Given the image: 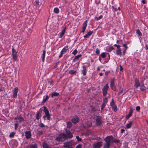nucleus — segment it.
Returning a JSON list of instances; mask_svg holds the SVG:
<instances>
[{"label":"nucleus","mask_w":148,"mask_h":148,"mask_svg":"<svg viewBox=\"0 0 148 148\" xmlns=\"http://www.w3.org/2000/svg\"><path fill=\"white\" fill-rule=\"evenodd\" d=\"M43 111L45 113V114L43 116V118H47L48 120H49L51 119V115L49 114L47 108L45 106L44 107Z\"/></svg>","instance_id":"f257e3e1"},{"label":"nucleus","mask_w":148,"mask_h":148,"mask_svg":"<svg viewBox=\"0 0 148 148\" xmlns=\"http://www.w3.org/2000/svg\"><path fill=\"white\" fill-rule=\"evenodd\" d=\"M66 139V134L64 133H61L59 135L58 137L56 138V139L58 141H62Z\"/></svg>","instance_id":"f03ea898"},{"label":"nucleus","mask_w":148,"mask_h":148,"mask_svg":"<svg viewBox=\"0 0 148 148\" xmlns=\"http://www.w3.org/2000/svg\"><path fill=\"white\" fill-rule=\"evenodd\" d=\"M76 144L75 142L73 140L66 142L64 143V148L69 147L71 146L75 145Z\"/></svg>","instance_id":"7ed1b4c3"},{"label":"nucleus","mask_w":148,"mask_h":148,"mask_svg":"<svg viewBox=\"0 0 148 148\" xmlns=\"http://www.w3.org/2000/svg\"><path fill=\"white\" fill-rule=\"evenodd\" d=\"M114 138L112 136H108L104 139V140L106 143L111 144L113 143Z\"/></svg>","instance_id":"20e7f679"},{"label":"nucleus","mask_w":148,"mask_h":148,"mask_svg":"<svg viewBox=\"0 0 148 148\" xmlns=\"http://www.w3.org/2000/svg\"><path fill=\"white\" fill-rule=\"evenodd\" d=\"M17 52L13 48L12 49V56L13 59L15 61L17 60Z\"/></svg>","instance_id":"39448f33"},{"label":"nucleus","mask_w":148,"mask_h":148,"mask_svg":"<svg viewBox=\"0 0 148 148\" xmlns=\"http://www.w3.org/2000/svg\"><path fill=\"white\" fill-rule=\"evenodd\" d=\"M109 88V86L108 84H106L105 86L103 89V96L106 95L107 93V90Z\"/></svg>","instance_id":"423d86ee"},{"label":"nucleus","mask_w":148,"mask_h":148,"mask_svg":"<svg viewBox=\"0 0 148 148\" xmlns=\"http://www.w3.org/2000/svg\"><path fill=\"white\" fill-rule=\"evenodd\" d=\"M110 87L111 89L114 91L116 90V88L115 86L114 80L112 79L110 82Z\"/></svg>","instance_id":"0eeeda50"},{"label":"nucleus","mask_w":148,"mask_h":148,"mask_svg":"<svg viewBox=\"0 0 148 148\" xmlns=\"http://www.w3.org/2000/svg\"><path fill=\"white\" fill-rule=\"evenodd\" d=\"M101 145V142H95L93 144V148H99Z\"/></svg>","instance_id":"6e6552de"},{"label":"nucleus","mask_w":148,"mask_h":148,"mask_svg":"<svg viewBox=\"0 0 148 148\" xmlns=\"http://www.w3.org/2000/svg\"><path fill=\"white\" fill-rule=\"evenodd\" d=\"M66 138H72L73 137V136L72 134H71V132L70 131L66 130Z\"/></svg>","instance_id":"1a4fd4ad"},{"label":"nucleus","mask_w":148,"mask_h":148,"mask_svg":"<svg viewBox=\"0 0 148 148\" xmlns=\"http://www.w3.org/2000/svg\"><path fill=\"white\" fill-rule=\"evenodd\" d=\"M25 136L26 138L27 139H29L31 138V133L30 131H27L25 133Z\"/></svg>","instance_id":"9d476101"},{"label":"nucleus","mask_w":148,"mask_h":148,"mask_svg":"<svg viewBox=\"0 0 148 148\" xmlns=\"http://www.w3.org/2000/svg\"><path fill=\"white\" fill-rule=\"evenodd\" d=\"M134 86H135L136 88H137L139 86H140L139 80L138 78H136L135 79V83Z\"/></svg>","instance_id":"9b49d317"},{"label":"nucleus","mask_w":148,"mask_h":148,"mask_svg":"<svg viewBox=\"0 0 148 148\" xmlns=\"http://www.w3.org/2000/svg\"><path fill=\"white\" fill-rule=\"evenodd\" d=\"M87 25V21H85L83 24L82 32L84 33Z\"/></svg>","instance_id":"f8f14e48"},{"label":"nucleus","mask_w":148,"mask_h":148,"mask_svg":"<svg viewBox=\"0 0 148 148\" xmlns=\"http://www.w3.org/2000/svg\"><path fill=\"white\" fill-rule=\"evenodd\" d=\"M79 121V118L77 116H75L72 119V122L74 123H77Z\"/></svg>","instance_id":"ddd939ff"},{"label":"nucleus","mask_w":148,"mask_h":148,"mask_svg":"<svg viewBox=\"0 0 148 148\" xmlns=\"http://www.w3.org/2000/svg\"><path fill=\"white\" fill-rule=\"evenodd\" d=\"M83 70L82 71V73L83 76H84L86 75V67L85 66H83Z\"/></svg>","instance_id":"4468645a"},{"label":"nucleus","mask_w":148,"mask_h":148,"mask_svg":"<svg viewBox=\"0 0 148 148\" xmlns=\"http://www.w3.org/2000/svg\"><path fill=\"white\" fill-rule=\"evenodd\" d=\"M133 112V111L132 110V109L130 110V111L129 114L126 117L125 119H128L132 115Z\"/></svg>","instance_id":"2eb2a0df"},{"label":"nucleus","mask_w":148,"mask_h":148,"mask_svg":"<svg viewBox=\"0 0 148 148\" xmlns=\"http://www.w3.org/2000/svg\"><path fill=\"white\" fill-rule=\"evenodd\" d=\"M108 102V98L106 97L105 98L103 99V104H102V110L104 108V107L105 106V105Z\"/></svg>","instance_id":"dca6fc26"},{"label":"nucleus","mask_w":148,"mask_h":148,"mask_svg":"<svg viewBox=\"0 0 148 148\" xmlns=\"http://www.w3.org/2000/svg\"><path fill=\"white\" fill-rule=\"evenodd\" d=\"M101 119L97 118L96 120V124L97 126H99L101 124Z\"/></svg>","instance_id":"f3484780"},{"label":"nucleus","mask_w":148,"mask_h":148,"mask_svg":"<svg viewBox=\"0 0 148 148\" xmlns=\"http://www.w3.org/2000/svg\"><path fill=\"white\" fill-rule=\"evenodd\" d=\"M82 56L81 54H79L75 57L73 60V62H75L78 60L79 58Z\"/></svg>","instance_id":"a211bd4d"},{"label":"nucleus","mask_w":148,"mask_h":148,"mask_svg":"<svg viewBox=\"0 0 148 148\" xmlns=\"http://www.w3.org/2000/svg\"><path fill=\"white\" fill-rule=\"evenodd\" d=\"M68 46H66L64 47L62 50L61 52L64 53H65L68 49Z\"/></svg>","instance_id":"6ab92c4d"},{"label":"nucleus","mask_w":148,"mask_h":148,"mask_svg":"<svg viewBox=\"0 0 148 148\" xmlns=\"http://www.w3.org/2000/svg\"><path fill=\"white\" fill-rule=\"evenodd\" d=\"M92 31H90L87 33L84 36V38H87L90 36L92 33Z\"/></svg>","instance_id":"aec40b11"},{"label":"nucleus","mask_w":148,"mask_h":148,"mask_svg":"<svg viewBox=\"0 0 148 148\" xmlns=\"http://www.w3.org/2000/svg\"><path fill=\"white\" fill-rule=\"evenodd\" d=\"M66 27H65L64 28V29H63V30H62L60 36V38H62L63 36L64 35L65 33V32L66 31Z\"/></svg>","instance_id":"412c9836"},{"label":"nucleus","mask_w":148,"mask_h":148,"mask_svg":"<svg viewBox=\"0 0 148 148\" xmlns=\"http://www.w3.org/2000/svg\"><path fill=\"white\" fill-rule=\"evenodd\" d=\"M110 145V144L106 143L103 145V148H109Z\"/></svg>","instance_id":"4be33fe9"},{"label":"nucleus","mask_w":148,"mask_h":148,"mask_svg":"<svg viewBox=\"0 0 148 148\" xmlns=\"http://www.w3.org/2000/svg\"><path fill=\"white\" fill-rule=\"evenodd\" d=\"M116 53L117 55L121 56L122 54V52L121 49H118L116 51Z\"/></svg>","instance_id":"5701e85b"},{"label":"nucleus","mask_w":148,"mask_h":148,"mask_svg":"<svg viewBox=\"0 0 148 148\" xmlns=\"http://www.w3.org/2000/svg\"><path fill=\"white\" fill-rule=\"evenodd\" d=\"M59 95L58 93L55 92L53 93L51 95V97L53 98L54 97H57Z\"/></svg>","instance_id":"b1692460"},{"label":"nucleus","mask_w":148,"mask_h":148,"mask_svg":"<svg viewBox=\"0 0 148 148\" xmlns=\"http://www.w3.org/2000/svg\"><path fill=\"white\" fill-rule=\"evenodd\" d=\"M41 113L39 111H38L37 112V113L36 115V119L37 120H39V118L41 116Z\"/></svg>","instance_id":"393cba45"},{"label":"nucleus","mask_w":148,"mask_h":148,"mask_svg":"<svg viewBox=\"0 0 148 148\" xmlns=\"http://www.w3.org/2000/svg\"><path fill=\"white\" fill-rule=\"evenodd\" d=\"M132 122H130L129 123H127L126 125V127L127 129H129L130 128L132 124Z\"/></svg>","instance_id":"a878e982"},{"label":"nucleus","mask_w":148,"mask_h":148,"mask_svg":"<svg viewBox=\"0 0 148 148\" xmlns=\"http://www.w3.org/2000/svg\"><path fill=\"white\" fill-rule=\"evenodd\" d=\"M46 51L45 50H44L43 51V53L42 54V61L43 62H44V61L45 58V56Z\"/></svg>","instance_id":"bb28decb"},{"label":"nucleus","mask_w":148,"mask_h":148,"mask_svg":"<svg viewBox=\"0 0 148 148\" xmlns=\"http://www.w3.org/2000/svg\"><path fill=\"white\" fill-rule=\"evenodd\" d=\"M67 123V128H70L72 126V124L71 122H66Z\"/></svg>","instance_id":"cd10ccee"},{"label":"nucleus","mask_w":148,"mask_h":148,"mask_svg":"<svg viewBox=\"0 0 148 148\" xmlns=\"http://www.w3.org/2000/svg\"><path fill=\"white\" fill-rule=\"evenodd\" d=\"M114 49V48L113 47H109L107 49V51L108 52H110L112 50Z\"/></svg>","instance_id":"c85d7f7f"},{"label":"nucleus","mask_w":148,"mask_h":148,"mask_svg":"<svg viewBox=\"0 0 148 148\" xmlns=\"http://www.w3.org/2000/svg\"><path fill=\"white\" fill-rule=\"evenodd\" d=\"M53 11L56 14L58 13L59 12V10L58 8H54Z\"/></svg>","instance_id":"c756f323"},{"label":"nucleus","mask_w":148,"mask_h":148,"mask_svg":"<svg viewBox=\"0 0 148 148\" xmlns=\"http://www.w3.org/2000/svg\"><path fill=\"white\" fill-rule=\"evenodd\" d=\"M37 145L36 144H34L29 147H28L27 148H37Z\"/></svg>","instance_id":"7c9ffc66"},{"label":"nucleus","mask_w":148,"mask_h":148,"mask_svg":"<svg viewBox=\"0 0 148 148\" xmlns=\"http://www.w3.org/2000/svg\"><path fill=\"white\" fill-rule=\"evenodd\" d=\"M106 54H108L109 57V59H108V61L110 58V55L109 54L106 53H102V58H104L106 56Z\"/></svg>","instance_id":"2f4dec72"},{"label":"nucleus","mask_w":148,"mask_h":148,"mask_svg":"<svg viewBox=\"0 0 148 148\" xmlns=\"http://www.w3.org/2000/svg\"><path fill=\"white\" fill-rule=\"evenodd\" d=\"M49 98V97L48 95H46L45 99H44L42 101V103H45L48 100Z\"/></svg>","instance_id":"473e14b6"},{"label":"nucleus","mask_w":148,"mask_h":148,"mask_svg":"<svg viewBox=\"0 0 148 148\" xmlns=\"http://www.w3.org/2000/svg\"><path fill=\"white\" fill-rule=\"evenodd\" d=\"M136 33L139 36H142V34L138 29H137L136 30Z\"/></svg>","instance_id":"72a5a7b5"},{"label":"nucleus","mask_w":148,"mask_h":148,"mask_svg":"<svg viewBox=\"0 0 148 148\" xmlns=\"http://www.w3.org/2000/svg\"><path fill=\"white\" fill-rule=\"evenodd\" d=\"M86 126L87 127H90L92 125V123L91 122L88 121L86 123Z\"/></svg>","instance_id":"f704fd0d"},{"label":"nucleus","mask_w":148,"mask_h":148,"mask_svg":"<svg viewBox=\"0 0 148 148\" xmlns=\"http://www.w3.org/2000/svg\"><path fill=\"white\" fill-rule=\"evenodd\" d=\"M112 107L114 111H116L117 110V107L115 105H113Z\"/></svg>","instance_id":"c9c22d12"},{"label":"nucleus","mask_w":148,"mask_h":148,"mask_svg":"<svg viewBox=\"0 0 148 148\" xmlns=\"http://www.w3.org/2000/svg\"><path fill=\"white\" fill-rule=\"evenodd\" d=\"M15 134V133L14 132H12L10 134L9 137L11 138H12L14 136Z\"/></svg>","instance_id":"e433bc0d"},{"label":"nucleus","mask_w":148,"mask_h":148,"mask_svg":"<svg viewBox=\"0 0 148 148\" xmlns=\"http://www.w3.org/2000/svg\"><path fill=\"white\" fill-rule=\"evenodd\" d=\"M43 148H50L48 145L46 144H43Z\"/></svg>","instance_id":"4c0bfd02"},{"label":"nucleus","mask_w":148,"mask_h":148,"mask_svg":"<svg viewBox=\"0 0 148 148\" xmlns=\"http://www.w3.org/2000/svg\"><path fill=\"white\" fill-rule=\"evenodd\" d=\"M18 91V87H16L14 88V92L15 93H17Z\"/></svg>","instance_id":"58836bf2"},{"label":"nucleus","mask_w":148,"mask_h":148,"mask_svg":"<svg viewBox=\"0 0 148 148\" xmlns=\"http://www.w3.org/2000/svg\"><path fill=\"white\" fill-rule=\"evenodd\" d=\"M114 46L117 47L118 49H120L121 46L120 45H117L115 44L114 45Z\"/></svg>","instance_id":"ea45409f"},{"label":"nucleus","mask_w":148,"mask_h":148,"mask_svg":"<svg viewBox=\"0 0 148 148\" xmlns=\"http://www.w3.org/2000/svg\"><path fill=\"white\" fill-rule=\"evenodd\" d=\"M102 18V15H100L99 17H96L95 18V19H96L97 20H98L99 19H101Z\"/></svg>","instance_id":"a19ab883"},{"label":"nucleus","mask_w":148,"mask_h":148,"mask_svg":"<svg viewBox=\"0 0 148 148\" xmlns=\"http://www.w3.org/2000/svg\"><path fill=\"white\" fill-rule=\"evenodd\" d=\"M19 120H20L19 122H21L22 121H24V119L23 118V117L21 116H20L19 117Z\"/></svg>","instance_id":"79ce46f5"},{"label":"nucleus","mask_w":148,"mask_h":148,"mask_svg":"<svg viewBox=\"0 0 148 148\" xmlns=\"http://www.w3.org/2000/svg\"><path fill=\"white\" fill-rule=\"evenodd\" d=\"M76 138L77 139V141H81L82 140V139L79 138V136H76Z\"/></svg>","instance_id":"37998d69"},{"label":"nucleus","mask_w":148,"mask_h":148,"mask_svg":"<svg viewBox=\"0 0 148 148\" xmlns=\"http://www.w3.org/2000/svg\"><path fill=\"white\" fill-rule=\"evenodd\" d=\"M146 89V88L144 86V85H143V86H141L140 88V89L143 91L144 90Z\"/></svg>","instance_id":"c03bdc74"},{"label":"nucleus","mask_w":148,"mask_h":148,"mask_svg":"<svg viewBox=\"0 0 148 148\" xmlns=\"http://www.w3.org/2000/svg\"><path fill=\"white\" fill-rule=\"evenodd\" d=\"M120 142V141L119 140H115L114 139V138H113V143H119Z\"/></svg>","instance_id":"a18cd8bd"},{"label":"nucleus","mask_w":148,"mask_h":148,"mask_svg":"<svg viewBox=\"0 0 148 148\" xmlns=\"http://www.w3.org/2000/svg\"><path fill=\"white\" fill-rule=\"evenodd\" d=\"M77 52V51L76 49H75L73 52L72 53L74 55H75Z\"/></svg>","instance_id":"49530a36"},{"label":"nucleus","mask_w":148,"mask_h":148,"mask_svg":"<svg viewBox=\"0 0 148 148\" xmlns=\"http://www.w3.org/2000/svg\"><path fill=\"white\" fill-rule=\"evenodd\" d=\"M110 105H111V107L112 106H113V105H115V104H114V102L113 99H112V101L110 103Z\"/></svg>","instance_id":"de8ad7c7"},{"label":"nucleus","mask_w":148,"mask_h":148,"mask_svg":"<svg viewBox=\"0 0 148 148\" xmlns=\"http://www.w3.org/2000/svg\"><path fill=\"white\" fill-rule=\"evenodd\" d=\"M110 73V71H107L105 72V75L107 76L109 73Z\"/></svg>","instance_id":"09e8293b"},{"label":"nucleus","mask_w":148,"mask_h":148,"mask_svg":"<svg viewBox=\"0 0 148 148\" xmlns=\"http://www.w3.org/2000/svg\"><path fill=\"white\" fill-rule=\"evenodd\" d=\"M99 52H100V51H99V49L98 48L96 50V54L97 55L99 54Z\"/></svg>","instance_id":"8fccbe9b"},{"label":"nucleus","mask_w":148,"mask_h":148,"mask_svg":"<svg viewBox=\"0 0 148 148\" xmlns=\"http://www.w3.org/2000/svg\"><path fill=\"white\" fill-rule=\"evenodd\" d=\"M39 126L41 127H45V125L42 123H40L39 125Z\"/></svg>","instance_id":"3c124183"},{"label":"nucleus","mask_w":148,"mask_h":148,"mask_svg":"<svg viewBox=\"0 0 148 148\" xmlns=\"http://www.w3.org/2000/svg\"><path fill=\"white\" fill-rule=\"evenodd\" d=\"M140 107L139 106H137L136 108V110L137 111H139L140 109Z\"/></svg>","instance_id":"603ef678"},{"label":"nucleus","mask_w":148,"mask_h":148,"mask_svg":"<svg viewBox=\"0 0 148 148\" xmlns=\"http://www.w3.org/2000/svg\"><path fill=\"white\" fill-rule=\"evenodd\" d=\"M13 96L14 98H16L17 97V93L14 92Z\"/></svg>","instance_id":"864d4df0"},{"label":"nucleus","mask_w":148,"mask_h":148,"mask_svg":"<svg viewBox=\"0 0 148 148\" xmlns=\"http://www.w3.org/2000/svg\"><path fill=\"white\" fill-rule=\"evenodd\" d=\"M76 148H82V145L79 144L76 147Z\"/></svg>","instance_id":"5fc2aeb1"},{"label":"nucleus","mask_w":148,"mask_h":148,"mask_svg":"<svg viewBox=\"0 0 148 148\" xmlns=\"http://www.w3.org/2000/svg\"><path fill=\"white\" fill-rule=\"evenodd\" d=\"M36 4L37 5H39L40 4V2L38 0H36L35 1Z\"/></svg>","instance_id":"6e6d98bb"},{"label":"nucleus","mask_w":148,"mask_h":148,"mask_svg":"<svg viewBox=\"0 0 148 148\" xmlns=\"http://www.w3.org/2000/svg\"><path fill=\"white\" fill-rule=\"evenodd\" d=\"M123 46L125 48V49H127L128 47L126 44H124L123 45Z\"/></svg>","instance_id":"4d7b16f0"},{"label":"nucleus","mask_w":148,"mask_h":148,"mask_svg":"<svg viewBox=\"0 0 148 148\" xmlns=\"http://www.w3.org/2000/svg\"><path fill=\"white\" fill-rule=\"evenodd\" d=\"M43 132L42 131H38V134H43Z\"/></svg>","instance_id":"13d9d810"},{"label":"nucleus","mask_w":148,"mask_h":148,"mask_svg":"<svg viewBox=\"0 0 148 148\" xmlns=\"http://www.w3.org/2000/svg\"><path fill=\"white\" fill-rule=\"evenodd\" d=\"M127 50V49H125L123 51V56L125 55Z\"/></svg>","instance_id":"bf43d9fd"},{"label":"nucleus","mask_w":148,"mask_h":148,"mask_svg":"<svg viewBox=\"0 0 148 148\" xmlns=\"http://www.w3.org/2000/svg\"><path fill=\"white\" fill-rule=\"evenodd\" d=\"M18 125V124L17 123H16L15 124V128L16 130V129Z\"/></svg>","instance_id":"052dcab7"},{"label":"nucleus","mask_w":148,"mask_h":148,"mask_svg":"<svg viewBox=\"0 0 148 148\" xmlns=\"http://www.w3.org/2000/svg\"><path fill=\"white\" fill-rule=\"evenodd\" d=\"M120 71H123V68L122 67V66L121 65H120Z\"/></svg>","instance_id":"680f3d73"},{"label":"nucleus","mask_w":148,"mask_h":148,"mask_svg":"<svg viewBox=\"0 0 148 148\" xmlns=\"http://www.w3.org/2000/svg\"><path fill=\"white\" fill-rule=\"evenodd\" d=\"M64 54V53H62V52L61 51V53L59 56V58H60L62 56V54Z\"/></svg>","instance_id":"e2e57ef3"},{"label":"nucleus","mask_w":148,"mask_h":148,"mask_svg":"<svg viewBox=\"0 0 148 148\" xmlns=\"http://www.w3.org/2000/svg\"><path fill=\"white\" fill-rule=\"evenodd\" d=\"M141 2L143 4H145L146 3L145 0H142Z\"/></svg>","instance_id":"0e129e2a"},{"label":"nucleus","mask_w":148,"mask_h":148,"mask_svg":"<svg viewBox=\"0 0 148 148\" xmlns=\"http://www.w3.org/2000/svg\"><path fill=\"white\" fill-rule=\"evenodd\" d=\"M69 73L71 74H73L74 73H73V70H71L69 71Z\"/></svg>","instance_id":"69168bd1"},{"label":"nucleus","mask_w":148,"mask_h":148,"mask_svg":"<svg viewBox=\"0 0 148 148\" xmlns=\"http://www.w3.org/2000/svg\"><path fill=\"white\" fill-rule=\"evenodd\" d=\"M125 131V130L124 129H122L121 130V133H123Z\"/></svg>","instance_id":"338daca9"},{"label":"nucleus","mask_w":148,"mask_h":148,"mask_svg":"<svg viewBox=\"0 0 148 148\" xmlns=\"http://www.w3.org/2000/svg\"><path fill=\"white\" fill-rule=\"evenodd\" d=\"M121 40H117V41H116V42L117 43H120V42L121 41Z\"/></svg>","instance_id":"774afa93"}]
</instances>
